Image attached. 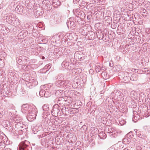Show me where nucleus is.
Here are the masks:
<instances>
[{
	"mask_svg": "<svg viewBox=\"0 0 150 150\" xmlns=\"http://www.w3.org/2000/svg\"><path fill=\"white\" fill-rule=\"evenodd\" d=\"M6 22L11 25L19 26L20 25L19 19L12 13L6 14Z\"/></svg>",
	"mask_w": 150,
	"mask_h": 150,
	"instance_id": "1",
	"label": "nucleus"
},
{
	"mask_svg": "<svg viewBox=\"0 0 150 150\" xmlns=\"http://www.w3.org/2000/svg\"><path fill=\"white\" fill-rule=\"evenodd\" d=\"M136 135L138 137L137 140L135 142L136 144H140L144 146L146 145L147 144V136L143 134L142 132L137 131L136 132Z\"/></svg>",
	"mask_w": 150,
	"mask_h": 150,
	"instance_id": "2",
	"label": "nucleus"
},
{
	"mask_svg": "<svg viewBox=\"0 0 150 150\" xmlns=\"http://www.w3.org/2000/svg\"><path fill=\"white\" fill-rule=\"evenodd\" d=\"M71 84V82L70 81L68 80L59 81L56 82V85L57 86L64 89H71L72 87Z\"/></svg>",
	"mask_w": 150,
	"mask_h": 150,
	"instance_id": "3",
	"label": "nucleus"
},
{
	"mask_svg": "<svg viewBox=\"0 0 150 150\" xmlns=\"http://www.w3.org/2000/svg\"><path fill=\"white\" fill-rule=\"evenodd\" d=\"M37 111L36 108L35 106L33 108H30L29 112L26 114L27 118L28 120L30 121H32L36 118Z\"/></svg>",
	"mask_w": 150,
	"mask_h": 150,
	"instance_id": "4",
	"label": "nucleus"
},
{
	"mask_svg": "<svg viewBox=\"0 0 150 150\" xmlns=\"http://www.w3.org/2000/svg\"><path fill=\"white\" fill-rule=\"evenodd\" d=\"M23 64V68L25 67V70H27L28 69H30L31 68L30 65L32 64L34 62H33V60L31 59L30 60L29 59L26 57L22 56Z\"/></svg>",
	"mask_w": 150,
	"mask_h": 150,
	"instance_id": "5",
	"label": "nucleus"
},
{
	"mask_svg": "<svg viewBox=\"0 0 150 150\" xmlns=\"http://www.w3.org/2000/svg\"><path fill=\"white\" fill-rule=\"evenodd\" d=\"M119 79L122 81L126 83L130 81V77L129 73L126 72H122L119 73Z\"/></svg>",
	"mask_w": 150,
	"mask_h": 150,
	"instance_id": "6",
	"label": "nucleus"
},
{
	"mask_svg": "<svg viewBox=\"0 0 150 150\" xmlns=\"http://www.w3.org/2000/svg\"><path fill=\"white\" fill-rule=\"evenodd\" d=\"M61 107L58 104H55L53 106L51 111L52 114L53 116L56 117L62 115Z\"/></svg>",
	"mask_w": 150,
	"mask_h": 150,
	"instance_id": "7",
	"label": "nucleus"
},
{
	"mask_svg": "<svg viewBox=\"0 0 150 150\" xmlns=\"http://www.w3.org/2000/svg\"><path fill=\"white\" fill-rule=\"evenodd\" d=\"M29 144V142L27 140L22 142L19 145V150H31Z\"/></svg>",
	"mask_w": 150,
	"mask_h": 150,
	"instance_id": "8",
	"label": "nucleus"
},
{
	"mask_svg": "<svg viewBox=\"0 0 150 150\" xmlns=\"http://www.w3.org/2000/svg\"><path fill=\"white\" fill-rule=\"evenodd\" d=\"M33 11L35 15L37 18L42 15L44 13L43 9L40 7L39 4L37 5L36 8H35Z\"/></svg>",
	"mask_w": 150,
	"mask_h": 150,
	"instance_id": "9",
	"label": "nucleus"
},
{
	"mask_svg": "<svg viewBox=\"0 0 150 150\" xmlns=\"http://www.w3.org/2000/svg\"><path fill=\"white\" fill-rule=\"evenodd\" d=\"M70 60L69 59H65L62 64V67L66 69H71V66H72L73 64L70 63Z\"/></svg>",
	"mask_w": 150,
	"mask_h": 150,
	"instance_id": "10",
	"label": "nucleus"
},
{
	"mask_svg": "<svg viewBox=\"0 0 150 150\" xmlns=\"http://www.w3.org/2000/svg\"><path fill=\"white\" fill-rule=\"evenodd\" d=\"M26 1L25 3H26V6L29 9H32L33 10L36 8L37 5L38 4H35L34 3V1Z\"/></svg>",
	"mask_w": 150,
	"mask_h": 150,
	"instance_id": "11",
	"label": "nucleus"
},
{
	"mask_svg": "<svg viewBox=\"0 0 150 150\" xmlns=\"http://www.w3.org/2000/svg\"><path fill=\"white\" fill-rule=\"evenodd\" d=\"M11 119L14 122L19 123L21 122V118L20 116L18 115H16L14 114L12 115L11 114Z\"/></svg>",
	"mask_w": 150,
	"mask_h": 150,
	"instance_id": "12",
	"label": "nucleus"
},
{
	"mask_svg": "<svg viewBox=\"0 0 150 150\" xmlns=\"http://www.w3.org/2000/svg\"><path fill=\"white\" fill-rule=\"evenodd\" d=\"M33 107H29L28 104H25L23 105L22 106L21 111L23 113L26 114L29 112L30 108Z\"/></svg>",
	"mask_w": 150,
	"mask_h": 150,
	"instance_id": "13",
	"label": "nucleus"
},
{
	"mask_svg": "<svg viewBox=\"0 0 150 150\" xmlns=\"http://www.w3.org/2000/svg\"><path fill=\"white\" fill-rule=\"evenodd\" d=\"M143 39L145 41H149L150 40V28H146V29L145 35H144Z\"/></svg>",
	"mask_w": 150,
	"mask_h": 150,
	"instance_id": "14",
	"label": "nucleus"
},
{
	"mask_svg": "<svg viewBox=\"0 0 150 150\" xmlns=\"http://www.w3.org/2000/svg\"><path fill=\"white\" fill-rule=\"evenodd\" d=\"M81 81V79H79L78 76L75 77L73 83L72 87H77L78 86L80 85V83Z\"/></svg>",
	"mask_w": 150,
	"mask_h": 150,
	"instance_id": "15",
	"label": "nucleus"
},
{
	"mask_svg": "<svg viewBox=\"0 0 150 150\" xmlns=\"http://www.w3.org/2000/svg\"><path fill=\"white\" fill-rule=\"evenodd\" d=\"M71 18H70L67 20V24L69 29L71 28L73 29L74 28V27L76 25L74 22L73 21H71Z\"/></svg>",
	"mask_w": 150,
	"mask_h": 150,
	"instance_id": "16",
	"label": "nucleus"
},
{
	"mask_svg": "<svg viewBox=\"0 0 150 150\" xmlns=\"http://www.w3.org/2000/svg\"><path fill=\"white\" fill-rule=\"evenodd\" d=\"M95 69L96 72L98 73L101 71H105L106 70V69L104 67L101 66L100 63H97L96 64Z\"/></svg>",
	"mask_w": 150,
	"mask_h": 150,
	"instance_id": "17",
	"label": "nucleus"
},
{
	"mask_svg": "<svg viewBox=\"0 0 150 150\" xmlns=\"http://www.w3.org/2000/svg\"><path fill=\"white\" fill-rule=\"evenodd\" d=\"M67 98V97H57L56 99V101H57V103H58L59 105L61 106V105L64 103L65 100V99Z\"/></svg>",
	"mask_w": 150,
	"mask_h": 150,
	"instance_id": "18",
	"label": "nucleus"
},
{
	"mask_svg": "<svg viewBox=\"0 0 150 150\" xmlns=\"http://www.w3.org/2000/svg\"><path fill=\"white\" fill-rule=\"evenodd\" d=\"M64 92H65V91H64L63 90H58L56 91L55 95L57 97H64L66 95Z\"/></svg>",
	"mask_w": 150,
	"mask_h": 150,
	"instance_id": "19",
	"label": "nucleus"
},
{
	"mask_svg": "<svg viewBox=\"0 0 150 150\" xmlns=\"http://www.w3.org/2000/svg\"><path fill=\"white\" fill-rule=\"evenodd\" d=\"M50 64H48L46 65L43 69L40 70V72L41 73H46L51 68Z\"/></svg>",
	"mask_w": 150,
	"mask_h": 150,
	"instance_id": "20",
	"label": "nucleus"
},
{
	"mask_svg": "<svg viewBox=\"0 0 150 150\" xmlns=\"http://www.w3.org/2000/svg\"><path fill=\"white\" fill-rule=\"evenodd\" d=\"M15 11L18 14H21L23 12V7L21 5H18L16 7Z\"/></svg>",
	"mask_w": 150,
	"mask_h": 150,
	"instance_id": "21",
	"label": "nucleus"
},
{
	"mask_svg": "<svg viewBox=\"0 0 150 150\" xmlns=\"http://www.w3.org/2000/svg\"><path fill=\"white\" fill-rule=\"evenodd\" d=\"M71 89H68L67 90L65 91V96H68L70 97L74 96L75 94L74 91L70 90Z\"/></svg>",
	"mask_w": 150,
	"mask_h": 150,
	"instance_id": "22",
	"label": "nucleus"
},
{
	"mask_svg": "<svg viewBox=\"0 0 150 150\" xmlns=\"http://www.w3.org/2000/svg\"><path fill=\"white\" fill-rule=\"evenodd\" d=\"M78 109L76 108H70L69 110V115L70 117H72L78 112Z\"/></svg>",
	"mask_w": 150,
	"mask_h": 150,
	"instance_id": "23",
	"label": "nucleus"
},
{
	"mask_svg": "<svg viewBox=\"0 0 150 150\" xmlns=\"http://www.w3.org/2000/svg\"><path fill=\"white\" fill-rule=\"evenodd\" d=\"M62 108L61 109L62 114H64L65 115H69V109H68V108H66L65 105H63L62 106Z\"/></svg>",
	"mask_w": 150,
	"mask_h": 150,
	"instance_id": "24",
	"label": "nucleus"
},
{
	"mask_svg": "<svg viewBox=\"0 0 150 150\" xmlns=\"http://www.w3.org/2000/svg\"><path fill=\"white\" fill-rule=\"evenodd\" d=\"M48 140L46 137L43 138L41 140V144L44 146L47 147L48 145Z\"/></svg>",
	"mask_w": 150,
	"mask_h": 150,
	"instance_id": "25",
	"label": "nucleus"
},
{
	"mask_svg": "<svg viewBox=\"0 0 150 150\" xmlns=\"http://www.w3.org/2000/svg\"><path fill=\"white\" fill-rule=\"evenodd\" d=\"M82 54L78 52L75 53L74 54V57L77 60H82L83 58Z\"/></svg>",
	"mask_w": 150,
	"mask_h": 150,
	"instance_id": "26",
	"label": "nucleus"
},
{
	"mask_svg": "<svg viewBox=\"0 0 150 150\" xmlns=\"http://www.w3.org/2000/svg\"><path fill=\"white\" fill-rule=\"evenodd\" d=\"M51 2L50 1H43L42 3L43 4H45V5L47 8H50L51 6Z\"/></svg>",
	"mask_w": 150,
	"mask_h": 150,
	"instance_id": "27",
	"label": "nucleus"
},
{
	"mask_svg": "<svg viewBox=\"0 0 150 150\" xmlns=\"http://www.w3.org/2000/svg\"><path fill=\"white\" fill-rule=\"evenodd\" d=\"M67 97V98L65 99L64 101L66 102V103H67V102L69 104H70L71 103L73 99L71 97H70L68 96H65V97Z\"/></svg>",
	"mask_w": 150,
	"mask_h": 150,
	"instance_id": "28",
	"label": "nucleus"
},
{
	"mask_svg": "<svg viewBox=\"0 0 150 150\" xmlns=\"http://www.w3.org/2000/svg\"><path fill=\"white\" fill-rule=\"evenodd\" d=\"M52 3V5L54 7H56L59 6L61 4L60 1H50Z\"/></svg>",
	"mask_w": 150,
	"mask_h": 150,
	"instance_id": "29",
	"label": "nucleus"
},
{
	"mask_svg": "<svg viewBox=\"0 0 150 150\" xmlns=\"http://www.w3.org/2000/svg\"><path fill=\"white\" fill-rule=\"evenodd\" d=\"M137 113V112L136 111H133L132 120L134 121V120H137V119H139V116Z\"/></svg>",
	"mask_w": 150,
	"mask_h": 150,
	"instance_id": "30",
	"label": "nucleus"
},
{
	"mask_svg": "<svg viewBox=\"0 0 150 150\" xmlns=\"http://www.w3.org/2000/svg\"><path fill=\"white\" fill-rule=\"evenodd\" d=\"M120 95H119V97H118V98H123L124 97V98H123V100H124V99H127L128 98V96L127 94H128V93L127 92H126V93H125V95L124 96L123 95L122 93L121 92H120Z\"/></svg>",
	"mask_w": 150,
	"mask_h": 150,
	"instance_id": "31",
	"label": "nucleus"
},
{
	"mask_svg": "<svg viewBox=\"0 0 150 150\" xmlns=\"http://www.w3.org/2000/svg\"><path fill=\"white\" fill-rule=\"evenodd\" d=\"M138 79L137 75L136 74H133L130 77V80L135 81L137 80Z\"/></svg>",
	"mask_w": 150,
	"mask_h": 150,
	"instance_id": "32",
	"label": "nucleus"
},
{
	"mask_svg": "<svg viewBox=\"0 0 150 150\" xmlns=\"http://www.w3.org/2000/svg\"><path fill=\"white\" fill-rule=\"evenodd\" d=\"M130 95L131 97H133L134 99H136L137 94L136 92L132 91L131 92Z\"/></svg>",
	"mask_w": 150,
	"mask_h": 150,
	"instance_id": "33",
	"label": "nucleus"
},
{
	"mask_svg": "<svg viewBox=\"0 0 150 150\" xmlns=\"http://www.w3.org/2000/svg\"><path fill=\"white\" fill-rule=\"evenodd\" d=\"M102 76L103 78L107 79L109 78V75L106 72H103L102 73Z\"/></svg>",
	"mask_w": 150,
	"mask_h": 150,
	"instance_id": "34",
	"label": "nucleus"
},
{
	"mask_svg": "<svg viewBox=\"0 0 150 150\" xmlns=\"http://www.w3.org/2000/svg\"><path fill=\"white\" fill-rule=\"evenodd\" d=\"M108 135H109V136L111 137H115L116 135V134L114 132L112 131V132L110 131L107 133Z\"/></svg>",
	"mask_w": 150,
	"mask_h": 150,
	"instance_id": "35",
	"label": "nucleus"
},
{
	"mask_svg": "<svg viewBox=\"0 0 150 150\" xmlns=\"http://www.w3.org/2000/svg\"><path fill=\"white\" fill-rule=\"evenodd\" d=\"M22 56H20L18 58H17V62L20 65L23 64L22 61Z\"/></svg>",
	"mask_w": 150,
	"mask_h": 150,
	"instance_id": "36",
	"label": "nucleus"
},
{
	"mask_svg": "<svg viewBox=\"0 0 150 150\" xmlns=\"http://www.w3.org/2000/svg\"><path fill=\"white\" fill-rule=\"evenodd\" d=\"M101 138L102 139H105L107 137L106 134L104 132H102L101 133H100L99 135Z\"/></svg>",
	"mask_w": 150,
	"mask_h": 150,
	"instance_id": "37",
	"label": "nucleus"
},
{
	"mask_svg": "<svg viewBox=\"0 0 150 150\" xmlns=\"http://www.w3.org/2000/svg\"><path fill=\"white\" fill-rule=\"evenodd\" d=\"M122 142L125 144H128L130 142V139L127 138V137H125L123 139Z\"/></svg>",
	"mask_w": 150,
	"mask_h": 150,
	"instance_id": "38",
	"label": "nucleus"
},
{
	"mask_svg": "<svg viewBox=\"0 0 150 150\" xmlns=\"http://www.w3.org/2000/svg\"><path fill=\"white\" fill-rule=\"evenodd\" d=\"M63 77V75L62 74H59L57 76L56 78L57 79V81H63V80H62Z\"/></svg>",
	"mask_w": 150,
	"mask_h": 150,
	"instance_id": "39",
	"label": "nucleus"
},
{
	"mask_svg": "<svg viewBox=\"0 0 150 150\" xmlns=\"http://www.w3.org/2000/svg\"><path fill=\"white\" fill-rule=\"evenodd\" d=\"M5 147V144L3 142H0V150H3Z\"/></svg>",
	"mask_w": 150,
	"mask_h": 150,
	"instance_id": "40",
	"label": "nucleus"
},
{
	"mask_svg": "<svg viewBox=\"0 0 150 150\" xmlns=\"http://www.w3.org/2000/svg\"><path fill=\"white\" fill-rule=\"evenodd\" d=\"M45 91L43 90H41L39 92V94L40 96L43 97L44 96L45 94Z\"/></svg>",
	"mask_w": 150,
	"mask_h": 150,
	"instance_id": "41",
	"label": "nucleus"
},
{
	"mask_svg": "<svg viewBox=\"0 0 150 150\" xmlns=\"http://www.w3.org/2000/svg\"><path fill=\"white\" fill-rule=\"evenodd\" d=\"M119 91H114V92H112V96H114V95L115 94V98H116V99L117 98V97L116 96H117V97H118V94L119 93Z\"/></svg>",
	"mask_w": 150,
	"mask_h": 150,
	"instance_id": "42",
	"label": "nucleus"
},
{
	"mask_svg": "<svg viewBox=\"0 0 150 150\" xmlns=\"http://www.w3.org/2000/svg\"><path fill=\"white\" fill-rule=\"evenodd\" d=\"M7 29H8V30H9V29L8 28L6 29V30H7ZM0 30H1V31L2 30L3 31H5V30H6V28L4 25H2L1 24L0 25Z\"/></svg>",
	"mask_w": 150,
	"mask_h": 150,
	"instance_id": "43",
	"label": "nucleus"
},
{
	"mask_svg": "<svg viewBox=\"0 0 150 150\" xmlns=\"http://www.w3.org/2000/svg\"><path fill=\"white\" fill-rule=\"evenodd\" d=\"M51 94L48 91H45L44 97L47 98L50 96Z\"/></svg>",
	"mask_w": 150,
	"mask_h": 150,
	"instance_id": "44",
	"label": "nucleus"
},
{
	"mask_svg": "<svg viewBox=\"0 0 150 150\" xmlns=\"http://www.w3.org/2000/svg\"><path fill=\"white\" fill-rule=\"evenodd\" d=\"M126 123V121L124 120H121L119 121V124L121 125H123Z\"/></svg>",
	"mask_w": 150,
	"mask_h": 150,
	"instance_id": "45",
	"label": "nucleus"
},
{
	"mask_svg": "<svg viewBox=\"0 0 150 150\" xmlns=\"http://www.w3.org/2000/svg\"><path fill=\"white\" fill-rule=\"evenodd\" d=\"M140 11L141 13H143L144 14L146 13V10L143 8H141L140 9Z\"/></svg>",
	"mask_w": 150,
	"mask_h": 150,
	"instance_id": "46",
	"label": "nucleus"
},
{
	"mask_svg": "<svg viewBox=\"0 0 150 150\" xmlns=\"http://www.w3.org/2000/svg\"><path fill=\"white\" fill-rule=\"evenodd\" d=\"M37 46H38L37 44H32L30 46V48L32 49H34Z\"/></svg>",
	"mask_w": 150,
	"mask_h": 150,
	"instance_id": "47",
	"label": "nucleus"
},
{
	"mask_svg": "<svg viewBox=\"0 0 150 150\" xmlns=\"http://www.w3.org/2000/svg\"><path fill=\"white\" fill-rule=\"evenodd\" d=\"M142 71L143 72H147L148 73H149L150 72V71L149 70L148 68H144V69H143Z\"/></svg>",
	"mask_w": 150,
	"mask_h": 150,
	"instance_id": "48",
	"label": "nucleus"
},
{
	"mask_svg": "<svg viewBox=\"0 0 150 150\" xmlns=\"http://www.w3.org/2000/svg\"><path fill=\"white\" fill-rule=\"evenodd\" d=\"M6 127H8V126H11V123H10L8 121H6Z\"/></svg>",
	"mask_w": 150,
	"mask_h": 150,
	"instance_id": "49",
	"label": "nucleus"
},
{
	"mask_svg": "<svg viewBox=\"0 0 150 150\" xmlns=\"http://www.w3.org/2000/svg\"><path fill=\"white\" fill-rule=\"evenodd\" d=\"M76 70H77L76 71H77V74L80 73L81 72L82 69L81 68H77V69H76Z\"/></svg>",
	"mask_w": 150,
	"mask_h": 150,
	"instance_id": "50",
	"label": "nucleus"
},
{
	"mask_svg": "<svg viewBox=\"0 0 150 150\" xmlns=\"http://www.w3.org/2000/svg\"><path fill=\"white\" fill-rule=\"evenodd\" d=\"M132 18L134 21H135L137 19V16H135L134 14H132Z\"/></svg>",
	"mask_w": 150,
	"mask_h": 150,
	"instance_id": "51",
	"label": "nucleus"
},
{
	"mask_svg": "<svg viewBox=\"0 0 150 150\" xmlns=\"http://www.w3.org/2000/svg\"><path fill=\"white\" fill-rule=\"evenodd\" d=\"M76 71V69H73L72 70L73 72L72 74L74 75L77 74Z\"/></svg>",
	"mask_w": 150,
	"mask_h": 150,
	"instance_id": "52",
	"label": "nucleus"
},
{
	"mask_svg": "<svg viewBox=\"0 0 150 150\" xmlns=\"http://www.w3.org/2000/svg\"><path fill=\"white\" fill-rule=\"evenodd\" d=\"M89 72L90 73L92 74V73L93 72V70L92 69H90Z\"/></svg>",
	"mask_w": 150,
	"mask_h": 150,
	"instance_id": "53",
	"label": "nucleus"
},
{
	"mask_svg": "<svg viewBox=\"0 0 150 150\" xmlns=\"http://www.w3.org/2000/svg\"><path fill=\"white\" fill-rule=\"evenodd\" d=\"M2 63H3V62L1 59H0V67H1V64Z\"/></svg>",
	"mask_w": 150,
	"mask_h": 150,
	"instance_id": "54",
	"label": "nucleus"
},
{
	"mask_svg": "<svg viewBox=\"0 0 150 150\" xmlns=\"http://www.w3.org/2000/svg\"><path fill=\"white\" fill-rule=\"evenodd\" d=\"M35 83H33L32 82V83L33 84V85H37L38 84V82L37 81H35L34 82Z\"/></svg>",
	"mask_w": 150,
	"mask_h": 150,
	"instance_id": "55",
	"label": "nucleus"
},
{
	"mask_svg": "<svg viewBox=\"0 0 150 150\" xmlns=\"http://www.w3.org/2000/svg\"><path fill=\"white\" fill-rule=\"evenodd\" d=\"M4 150H11V149L9 148H6Z\"/></svg>",
	"mask_w": 150,
	"mask_h": 150,
	"instance_id": "56",
	"label": "nucleus"
},
{
	"mask_svg": "<svg viewBox=\"0 0 150 150\" xmlns=\"http://www.w3.org/2000/svg\"><path fill=\"white\" fill-rule=\"evenodd\" d=\"M29 25H28V23H26L25 25V26L26 27H28V26H29Z\"/></svg>",
	"mask_w": 150,
	"mask_h": 150,
	"instance_id": "57",
	"label": "nucleus"
},
{
	"mask_svg": "<svg viewBox=\"0 0 150 150\" xmlns=\"http://www.w3.org/2000/svg\"><path fill=\"white\" fill-rule=\"evenodd\" d=\"M145 3H149V4H150V3L148 1H146Z\"/></svg>",
	"mask_w": 150,
	"mask_h": 150,
	"instance_id": "58",
	"label": "nucleus"
},
{
	"mask_svg": "<svg viewBox=\"0 0 150 150\" xmlns=\"http://www.w3.org/2000/svg\"><path fill=\"white\" fill-rule=\"evenodd\" d=\"M45 105H44V106H43V110H45Z\"/></svg>",
	"mask_w": 150,
	"mask_h": 150,
	"instance_id": "59",
	"label": "nucleus"
},
{
	"mask_svg": "<svg viewBox=\"0 0 150 150\" xmlns=\"http://www.w3.org/2000/svg\"><path fill=\"white\" fill-rule=\"evenodd\" d=\"M45 136V134H43L42 135V137H43L44 136Z\"/></svg>",
	"mask_w": 150,
	"mask_h": 150,
	"instance_id": "60",
	"label": "nucleus"
},
{
	"mask_svg": "<svg viewBox=\"0 0 150 150\" xmlns=\"http://www.w3.org/2000/svg\"><path fill=\"white\" fill-rule=\"evenodd\" d=\"M63 36V35H59V37H62Z\"/></svg>",
	"mask_w": 150,
	"mask_h": 150,
	"instance_id": "61",
	"label": "nucleus"
},
{
	"mask_svg": "<svg viewBox=\"0 0 150 150\" xmlns=\"http://www.w3.org/2000/svg\"><path fill=\"white\" fill-rule=\"evenodd\" d=\"M76 150H81L80 149H76Z\"/></svg>",
	"mask_w": 150,
	"mask_h": 150,
	"instance_id": "62",
	"label": "nucleus"
},
{
	"mask_svg": "<svg viewBox=\"0 0 150 150\" xmlns=\"http://www.w3.org/2000/svg\"><path fill=\"white\" fill-rule=\"evenodd\" d=\"M134 1V2H136L137 1H135V0Z\"/></svg>",
	"mask_w": 150,
	"mask_h": 150,
	"instance_id": "63",
	"label": "nucleus"
},
{
	"mask_svg": "<svg viewBox=\"0 0 150 150\" xmlns=\"http://www.w3.org/2000/svg\"><path fill=\"white\" fill-rule=\"evenodd\" d=\"M134 140H135V139H133V141H134Z\"/></svg>",
	"mask_w": 150,
	"mask_h": 150,
	"instance_id": "64",
	"label": "nucleus"
}]
</instances>
